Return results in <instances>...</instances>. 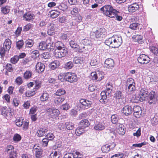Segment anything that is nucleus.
Masks as SVG:
<instances>
[{"mask_svg":"<svg viewBox=\"0 0 158 158\" xmlns=\"http://www.w3.org/2000/svg\"><path fill=\"white\" fill-rule=\"evenodd\" d=\"M146 144V142H144L141 143H137V144H134L132 145L133 146L135 147L140 148L143 146L144 145Z\"/></svg>","mask_w":158,"mask_h":158,"instance_id":"nucleus-61","label":"nucleus"},{"mask_svg":"<svg viewBox=\"0 0 158 158\" xmlns=\"http://www.w3.org/2000/svg\"><path fill=\"white\" fill-rule=\"evenodd\" d=\"M21 139V137L20 135L18 134H15L13 138L14 141L17 142L20 141Z\"/></svg>","mask_w":158,"mask_h":158,"instance_id":"nucleus-51","label":"nucleus"},{"mask_svg":"<svg viewBox=\"0 0 158 158\" xmlns=\"http://www.w3.org/2000/svg\"><path fill=\"white\" fill-rule=\"evenodd\" d=\"M139 8L138 4L136 3H133L128 6V10L130 12L133 13L138 10Z\"/></svg>","mask_w":158,"mask_h":158,"instance_id":"nucleus-18","label":"nucleus"},{"mask_svg":"<svg viewBox=\"0 0 158 158\" xmlns=\"http://www.w3.org/2000/svg\"><path fill=\"white\" fill-rule=\"evenodd\" d=\"M59 153L60 152H59L54 151L51 153L50 157L51 158L53 157V158H54L55 157L59 158L60 157L59 156Z\"/></svg>","mask_w":158,"mask_h":158,"instance_id":"nucleus-47","label":"nucleus"},{"mask_svg":"<svg viewBox=\"0 0 158 158\" xmlns=\"http://www.w3.org/2000/svg\"><path fill=\"white\" fill-rule=\"evenodd\" d=\"M134 115L136 118H139L141 116L142 110L141 108L139 106H134L133 108Z\"/></svg>","mask_w":158,"mask_h":158,"instance_id":"nucleus-13","label":"nucleus"},{"mask_svg":"<svg viewBox=\"0 0 158 158\" xmlns=\"http://www.w3.org/2000/svg\"><path fill=\"white\" fill-rule=\"evenodd\" d=\"M55 46L56 48V49H59L65 48L64 45V44L60 41L56 42L55 43Z\"/></svg>","mask_w":158,"mask_h":158,"instance_id":"nucleus-37","label":"nucleus"},{"mask_svg":"<svg viewBox=\"0 0 158 158\" xmlns=\"http://www.w3.org/2000/svg\"><path fill=\"white\" fill-rule=\"evenodd\" d=\"M11 40L8 38L6 39L4 43L3 46L8 51L11 48Z\"/></svg>","mask_w":158,"mask_h":158,"instance_id":"nucleus-29","label":"nucleus"},{"mask_svg":"<svg viewBox=\"0 0 158 158\" xmlns=\"http://www.w3.org/2000/svg\"><path fill=\"white\" fill-rule=\"evenodd\" d=\"M60 63L59 61L55 60L51 63L50 64V66L52 69L53 70L58 67L60 66Z\"/></svg>","mask_w":158,"mask_h":158,"instance_id":"nucleus-32","label":"nucleus"},{"mask_svg":"<svg viewBox=\"0 0 158 158\" xmlns=\"http://www.w3.org/2000/svg\"><path fill=\"white\" fill-rule=\"evenodd\" d=\"M19 60V57L17 56H15L10 59L11 62L13 64H16Z\"/></svg>","mask_w":158,"mask_h":158,"instance_id":"nucleus-50","label":"nucleus"},{"mask_svg":"<svg viewBox=\"0 0 158 158\" xmlns=\"http://www.w3.org/2000/svg\"><path fill=\"white\" fill-rule=\"evenodd\" d=\"M73 66V62L71 61H69L65 65V68L68 69H71Z\"/></svg>","mask_w":158,"mask_h":158,"instance_id":"nucleus-58","label":"nucleus"},{"mask_svg":"<svg viewBox=\"0 0 158 158\" xmlns=\"http://www.w3.org/2000/svg\"><path fill=\"white\" fill-rule=\"evenodd\" d=\"M48 131L45 128H40L37 131L36 134L38 136L41 137L46 135V133Z\"/></svg>","mask_w":158,"mask_h":158,"instance_id":"nucleus-25","label":"nucleus"},{"mask_svg":"<svg viewBox=\"0 0 158 158\" xmlns=\"http://www.w3.org/2000/svg\"><path fill=\"white\" fill-rule=\"evenodd\" d=\"M48 45H47L45 42L42 41L39 44L38 48L41 50H45L47 48H48Z\"/></svg>","mask_w":158,"mask_h":158,"instance_id":"nucleus-30","label":"nucleus"},{"mask_svg":"<svg viewBox=\"0 0 158 158\" xmlns=\"http://www.w3.org/2000/svg\"><path fill=\"white\" fill-rule=\"evenodd\" d=\"M31 76V73L29 71H27L24 73V77L26 79H28Z\"/></svg>","mask_w":158,"mask_h":158,"instance_id":"nucleus-54","label":"nucleus"},{"mask_svg":"<svg viewBox=\"0 0 158 158\" xmlns=\"http://www.w3.org/2000/svg\"><path fill=\"white\" fill-rule=\"evenodd\" d=\"M67 53V51L65 48L55 49V56L56 57L61 58L65 56Z\"/></svg>","mask_w":158,"mask_h":158,"instance_id":"nucleus-8","label":"nucleus"},{"mask_svg":"<svg viewBox=\"0 0 158 158\" xmlns=\"http://www.w3.org/2000/svg\"><path fill=\"white\" fill-rule=\"evenodd\" d=\"M49 97L48 94L47 92L43 93L41 95L40 99L42 102H45L48 100Z\"/></svg>","mask_w":158,"mask_h":158,"instance_id":"nucleus-33","label":"nucleus"},{"mask_svg":"<svg viewBox=\"0 0 158 158\" xmlns=\"http://www.w3.org/2000/svg\"><path fill=\"white\" fill-rule=\"evenodd\" d=\"M148 94V91L143 89H141L138 94L136 95L135 98L138 101H142L147 98Z\"/></svg>","mask_w":158,"mask_h":158,"instance_id":"nucleus-5","label":"nucleus"},{"mask_svg":"<svg viewBox=\"0 0 158 158\" xmlns=\"http://www.w3.org/2000/svg\"><path fill=\"white\" fill-rule=\"evenodd\" d=\"M115 146L116 144L114 142L106 144L102 147L101 148L102 151L103 152H108L110 150L113 149Z\"/></svg>","mask_w":158,"mask_h":158,"instance_id":"nucleus-11","label":"nucleus"},{"mask_svg":"<svg viewBox=\"0 0 158 158\" xmlns=\"http://www.w3.org/2000/svg\"><path fill=\"white\" fill-rule=\"evenodd\" d=\"M123 42L122 36L120 35H114L112 36L106 40L105 43L112 48H117Z\"/></svg>","mask_w":158,"mask_h":158,"instance_id":"nucleus-1","label":"nucleus"},{"mask_svg":"<svg viewBox=\"0 0 158 158\" xmlns=\"http://www.w3.org/2000/svg\"><path fill=\"white\" fill-rule=\"evenodd\" d=\"M39 52L36 50L33 51L31 53V55L33 57L35 58L39 56Z\"/></svg>","mask_w":158,"mask_h":158,"instance_id":"nucleus-62","label":"nucleus"},{"mask_svg":"<svg viewBox=\"0 0 158 158\" xmlns=\"http://www.w3.org/2000/svg\"><path fill=\"white\" fill-rule=\"evenodd\" d=\"M10 10V7L8 6H4L1 7V13L4 15L7 14Z\"/></svg>","mask_w":158,"mask_h":158,"instance_id":"nucleus-27","label":"nucleus"},{"mask_svg":"<svg viewBox=\"0 0 158 158\" xmlns=\"http://www.w3.org/2000/svg\"><path fill=\"white\" fill-rule=\"evenodd\" d=\"M137 60L138 62L141 64H147L150 61L149 57L143 54H140L138 57Z\"/></svg>","mask_w":158,"mask_h":158,"instance_id":"nucleus-9","label":"nucleus"},{"mask_svg":"<svg viewBox=\"0 0 158 158\" xmlns=\"http://www.w3.org/2000/svg\"><path fill=\"white\" fill-rule=\"evenodd\" d=\"M69 105L67 103L63 104L60 106L61 109L63 110H67L69 109Z\"/></svg>","mask_w":158,"mask_h":158,"instance_id":"nucleus-59","label":"nucleus"},{"mask_svg":"<svg viewBox=\"0 0 158 158\" xmlns=\"http://www.w3.org/2000/svg\"><path fill=\"white\" fill-rule=\"evenodd\" d=\"M24 42L23 40H20L17 41L16 43L17 48L18 49H20L23 47Z\"/></svg>","mask_w":158,"mask_h":158,"instance_id":"nucleus-45","label":"nucleus"},{"mask_svg":"<svg viewBox=\"0 0 158 158\" xmlns=\"http://www.w3.org/2000/svg\"><path fill=\"white\" fill-rule=\"evenodd\" d=\"M25 43L26 48H31L33 46L34 42L32 40L29 39L26 40Z\"/></svg>","mask_w":158,"mask_h":158,"instance_id":"nucleus-42","label":"nucleus"},{"mask_svg":"<svg viewBox=\"0 0 158 158\" xmlns=\"http://www.w3.org/2000/svg\"><path fill=\"white\" fill-rule=\"evenodd\" d=\"M105 123L104 122H98L95 124L94 129L96 131H100L105 128Z\"/></svg>","mask_w":158,"mask_h":158,"instance_id":"nucleus-21","label":"nucleus"},{"mask_svg":"<svg viewBox=\"0 0 158 158\" xmlns=\"http://www.w3.org/2000/svg\"><path fill=\"white\" fill-rule=\"evenodd\" d=\"M14 148L13 146L11 145H8L5 148V152L10 153L9 158H15L17 157L16 153L14 152H12V150Z\"/></svg>","mask_w":158,"mask_h":158,"instance_id":"nucleus-14","label":"nucleus"},{"mask_svg":"<svg viewBox=\"0 0 158 158\" xmlns=\"http://www.w3.org/2000/svg\"><path fill=\"white\" fill-rule=\"evenodd\" d=\"M135 85H132L127 86L126 91L128 94H130L133 93L135 89Z\"/></svg>","mask_w":158,"mask_h":158,"instance_id":"nucleus-26","label":"nucleus"},{"mask_svg":"<svg viewBox=\"0 0 158 158\" xmlns=\"http://www.w3.org/2000/svg\"><path fill=\"white\" fill-rule=\"evenodd\" d=\"M101 98L100 100V102H101L106 103L107 102L106 100V90L103 91L101 93Z\"/></svg>","mask_w":158,"mask_h":158,"instance_id":"nucleus-31","label":"nucleus"},{"mask_svg":"<svg viewBox=\"0 0 158 158\" xmlns=\"http://www.w3.org/2000/svg\"><path fill=\"white\" fill-rule=\"evenodd\" d=\"M64 78L66 81L71 83L76 82L78 80L76 74L71 72L64 73Z\"/></svg>","mask_w":158,"mask_h":158,"instance_id":"nucleus-4","label":"nucleus"},{"mask_svg":"<svg viewBox=\"0 0 158 158\" xmlns=\"http://www.w3.org/2000/svg\"><path fill=\"white\" fill-rule=\"evenodd\" d=\"M80 124L83 128H84L88 127L89 125V122L87 119H84L81 120L80 123Z\"/></svg>","mask_w":158,"mask_h":158,"instance_id":"nucleus-40","label":"nucleus"},{"mask_svg":"<svg viewBox=\"0 0 158 158\" xmlns=\"http://www.w3.org/2000/svg\"><path fill=\"white\" fill-rule=\"evenodd\" d=\"M111 121L113 124H116L118 122V117L116 114H113L112 115L111 118Z\"/></svg>","mask_w":158,"mask_h":158,"instance_id":"nucleus-49","label":"nucleus"},{"mask_svg":"<svg viewBox=\"0 0 158 158\" xmlns=\"http://www.w3.org/2000/svg\"><path fill=\"white\" fill-rule=\"evenodd\" d=\"M106 35V32L105 29L101 28L98 29L94 32V35L97 38H103Z\"/></svg>","mask_w":158,"mask_h":158,"instance_id":"nucleus-12","label":"nucleus"},{"mask_svg":"<svg viewBox=\"0 0 158 158\" xmlns=\"http://www.w3.org/2000/svg\"><path fill=\"white\" fill-rule=\"evenodd\" d=\"M54 25L50 23V25L48 27V35H52L54 34Z\"/></svg>","mask_w":158,"mask_h":158,"instance_id":"nucleus-28","label":"nucleus"},{"mask_svg":"<svg viewBox=\"0 0 158 158\" xmlns=\"http://www.w3.org/2000/svg\"><path fill=\"white\" fill-rule=\"evenodd\" d=\"M125 85L127 86L132 85H135V84L134 80L132 78H130L127 79L125 81Z\"/></svg>","mask_w":158,"mask_h":158,"instance_id":"nucleus-38","label":"nucleus"},{"mask_svg":"<svg viewBox=\"0 0 158 158\" xmlns=\"http://www.w3.org/2000/svg\"><path fill=\"white\" fill-rule=\"evenodd\" d=\"M35 67L36 70L38 72L41 73L44 71L45 66L44 64L39 62L36 64Z\"/></svg>","mask_w":158,"mask_h":158,"instance_id":"nucleus-24","label":"nucleus"},{"mask_svg":"<svg viewBox=\"0 0 158 158\" xmlns=\"http://www.w3.org/2000/svg\"><path fill=\"white\" fill-rule=\"evenodd\" d=\"M80 102L81 104L80 107L83 109H87L91 106L92 102L88 100L81 99L80 100Z\"/></svg>","mask_w":158,"mask_h":158,"instance_id":"nucleus-7","label":"nucleus"},{"mask_svg":"<svg viewBox=\"0 0 158 158\" xmlns=\"http://www.w3.org/2000/svg\"><path fill=\"white\" fill-rule=\"evenodd\" d=\"M35 17V16L34 14L30 12L25 13L23 16V19L28 22L33 20L34 19Z\"/></svg>","mask_w":158,"mask_h":158,"instance_id":"nucleus-19","label":"nucleus"},{"mask_svg":"<svg viewBox=\"0 0 158 158\" xmlns=\"http://www.w3.org/2000/svg\"><path fill=\"white\" fill-rule=\"evenodd\" d=\"M114 61L113 60L110 58H108L105 61V67L108 68H111L114 66Z\"/></svg>","mask_w":158,"mask_h":158,"instance_id":"nucleus-23","label":"nucleus"},{"mask_svg":"<svg viewBox=\"0 0 158 158\" xmlns=\"http://www.w3.org/2000/svg\"><path fill=\"white\" fill-rule=\"evenodd\" d=\"M100 10L106 16L113 18L116 15L118 11L110 5H105L100 8Z\"/></svg>","mask_w":158,"mask_h":158,"instance_id":"nucleus-2","label":"nucleus"},{"mask_svg":"<svg viewBox=\"0 0 158 158\" xmlns=\"http://www.w3.org/2000/svg\"><path fill=\"white\" fill-rule=\"evenodd\" d=\"M133 112V108L131 106L126 105L123 107L122 112L126 115H129L131 114Z\"/></svg>","mask_w":158,"mask_h":158,"instance_id":"nucleus-15","label":"nucleus"},{"mask_svg":"<svg viewBox=\"0 0 158 158\" xmlns=\"http://www.w3.org/2000/svg\"><path fill=\"white\" fill-rule=\"evenodd\" d=\"M24 120L22 118H17L15 122L16 125L19 127H21L23 124Z\"/></svg>","mask_w":158,"mask_h":158,"instance_id":"nucleus-41","label":"nucleus"},{"mask_svg":"<svg viewBox=\"0 0 158 158\" xmlns=\"http://www.w3.org/2000/svg\"><path fill=\"white\" fill-rule=\"evenodd\" d=\"M32 27V24L29 23L27 24L26 26L23 27V31H28Z\"/></svg>","mask_w":158,"mask_h":158,"instance_id":"nucleus-60","label":"nucleus"},{"mask_svg":"<svg viewBox=\"0 0 158 158\" xmlns=\"http://www.w3.org/2000/svg\"><path fill=\"white\" fill-rule=\"evenodd\" d=\"M150 82H154L158 81V76H152L149 77Z\"/></svg>","mask_w":158,"mask_h":158,"instance_id":"nucleus-57","label":"nucleus"},{"mask_svg":"<svg viewBox=\"0 0 158 158\" xmlns=\"http://www.w3.org/2000/svg\"><path fill=\"white\" fill-rule=\"evenodd\" d=\"M71 156H72L73 158H82L83 157L82 154L79 152H76L74 153H70L66 154L64 158H71Z\"/></svg>","mask_w":158,"mask_h":158,"instance_id":"nucleus-16","label":"nucleus"},{"mask_svg":"<svg viewBox=\"0 0 158 158\" xmlns=\"http://www.w3.org/2000/svg\"><path fill=\"white\" fill-rule=\"evenodd\" d=\"M147 99L149 104H155L157 100V96L155 92L151 91L148 94Z\"/></svg>","mask_w":158,"mask_h":158,"instance_id":"nucleus-6","label":"nucleus"},{"mask_svg":"<svg viewBox=\"0 0 158 158\" xmlns=\"http://www.w3.org/2000/svg\"><path fill=\"white\" fill-rule=\"evenodd\" d=\"M115 97L117 100H118L119 103L121 104L124 103L123 99H124V96L122 92L120 91H117L115 93Z\"/></svg>","mask_w":158,"mask_h":158,"instance_id":"nucleus-20","label":"nucleus"},{"mask_svg":"<svg viewBox=\"0 0 158 158\" xmlns=\"http://www.w3.org/2000/svg\"><path fill=\"white\" fill-rule=\"evenodd\" d=\"M79 11V10L78 8L74 7L73 8L71 11V14L72 15L75 16L78 14Z\"/></svg>","mask_w":158,"mask_h":158,"instance_id":"nucleus-46","label":"nucleus"},{"mask_svg":"<svg viewBox=\"0 0 158 158\" xmlns=\"http://www.w3.org/2000/svg\"><path fill=\"white\" fill-rule=\"evenodd\" d=\"M132 38L133 40L139 44H142L143 43V36L141 35H133Z\"/></svg>","mask_w":158,"mask_h":158,"instance_id":"nucleus-22","label":"nucleus"},{"mask_svg":"<svg viewBox=\"0 0 158 158\" xmlns=\"http://www.w3.org/2000/svg\"><path fill=\"white\" fill-rule=\"evenodd\" d=\"M33 152H38L41 151V148L40 146L38 145V144L35 145L33 147Z\"/></svg>","mask_w":158,"mask_h":158,"instance_id":"nucleus-53","label":"nucleus"},{"mask_svg":"<svg viewBox=\"0 0 158 158\" xmlns=\"http://www.w3.org/2000/svg\"><path fill=\"white\" fill-rule=\"evenodd\" d=\"M150 51L154 54H156L158 52V49L155 47L152 46L150 47Z\"/></svg>","mask_w":158,"mask_h":158,"instance_id":"nucleus-64","label":"nucleus"},{"mask_svg":"<svg viewBox=\"0 0 158 158\" xmlns=\"http://www.w3.org/2000/svg\"><path fill=\"white\" fill-rule=\"evenodd\" d=\"M6 68L8 71L10 72H12L13 71V69L12 65L10 64H7L6 66Z\"/></svg>","mask_w":158,"mask_h":158,"instance_id":"nucleus-63","label":"nucleus"},{"mask_svg":"<svg viewBox=\"0 0 158 158\" xmlns=\"http://www.w3.org/2000/svg\"><path fill=\"white\" fill-rule=\"evenodd\" d=\"M118 132L119 134L123 135L125 133V130L124 129V127L122 124H118Z\"/></svg>","mask_w":158,"mask_h":158,"instance_id":"nucleus-34","label":"nucleus"},{"mask_svg":"<svg viewBox=\"0 0 158 158\" xmlns=\"http://www.w3.org/2000/svg\"><path fill=\"white\" fill-rule=\"evenodd\" d=\"M65 91L63 89H58L56 92V94L57 96H60L64 94Z\"/></svg>","mask_w":158,"mask_h":158,"instance_id":"nucleus-48","label":"nucleus"},{"mask_svg":"<svg viewBox=\"0 0 158 158\" xmlns=\"http://www.w3.org/2000/svg\"><path fill=\"white\" fill-rule=\"evenodd\" d=\"M85 132L84 128L79 127L76 129L75 133L77 136H80Z\"/></svg>","mask_w":158,"mask_h":158,"instance_id":"nucleus-35","label":"nucleus"},{"mask_svg":"<svg viewBox=\"0 0 158 158\" xmlns=\"http://www.w3.org/2000/svg\"><path fill=\"white\" fill-rule=\"evenodd\" d=\"M73 61L75 64H81L83 62V60L81 58L75 57Z\"/></svg>","mask_w":158,"mask_h":158,"instance_id":"nucleus-52","label":"nucleus"},{"mask_svg":"<svg viewBox=\"0 0 158 158\" xmlns=\"http://www.w3.org/2000/svg\"><path fill=\"white\" fill-rule=\"evenodd\" d=\"M66 129L69 130H72L74 128V124L69 122H66L65 124Z\"/></svg>","mask_w":158,"mask_h":158,"instance_id":"nucleus-44","label":"nucleus"},{"mask_svg":"<svg viewBox=\"0 0 158 158\" xmlns=\"http://www.w3.org/2000/svg\"><path fill=\"white\" fill-rule=\"evenodd\" d=\"M65 100L64 97L58 96L54 98L53 103L54 106H58L60 105Z\"/></svg>","mask_w":158,"mask_h":158,"instance_id":"nucleus-17","label":"nucleus"},{"mask_svg":"<svg viewBox=\"0 0 158 158\" xmlns=\"http://www.w3.org/2000/svg\"><path fill=\"white\" fill-rule=\"evenodd\" d=\"M0 110L2 115L5 117L7 116L9 111L7 107L6 106L1 107L0 108Z\"/></svg>","mask_w":158,"mask_h":158,"instance_id":"nucleus-36","label":"nucleus"},{"mask_svg":"<svg viewBox=\"0 0 158 158\" xmlns=\"http://www.w3.org/2000/svg\"><path fill=\"white\" fill-rule=\"evenodd\" d=\"M66 24V25L69 27H71L75 24L74 22V20L72 19H70Z\"/></svg>","mask_w":158,"mask_h":158,"instance_id":"nucleus-56","label":"nucleus"},{"mask_svg":"<svg viewBox=\"0 0 158 158\" xmlns=\"http://www.w3.org/2000/svg\"><path fill=\"white\" fill-rule=\"evenodd\" d=\"M58 128L60 130L63 131L65 129V124L62 123H58L57 124Z\"/></svg>","mask_w":158,"mask_h":158,"instance_id":"nucleus-55","label":"nucleus"},{"mask_svg":"<svg viewBox=\"0 0 158 158\" xmlns=\"http://www.w3.org/2000/svg\"><path fill=\"white\" fill-rule=\"evenodd\" d=\"M104 73L102 71L98 70L91 73V78L93 80L101 81L104 77Z\"/></svg>","mask_w":158,"mask_h":158,"instance_id":"nucleus-3","label":"nucleus"},{"mask_svg":"<svg viewBox=\"0 0 158 158\" xmlns=\"http://www.w3.org/2000/svg\"><path fill=\"white\" fill-rule=\"evenodd\" d=\"M46 110L47 113H49V114L52 118H55L58 117L60 114L59 110L54 108L47 109Z\"/></svg>","mask_w":158,"mask_h":158,"instance_id":"nucleus-10","label":"nucleus"},{"mask_svg":"<svg viewBox=\"0 0 158 158\" xmlns=\"http://www.w3.org/2000/svg\"><path fill=\"white\" fill-rule=\"evenodd\" d=\"M69 44L71 47L73 48H77L79 47L75 40L74 39L70 41Z\"/></svg>","mask_w":158,"mask_h":158,"instance_id":"nucleus-39","label":"nucleus"},{"mask_svg":"<svg viewBox=\"0 0 158 158\" xmlns=\"http://www.w3.org/2000/svg\"><path fill=\"white\" fill-rule=\"evenodd\" d=\"M60 13L57 10L52 11L50 12L51 16L52 18H55L58 17Z\"/></svg>","mask_w":158,"mask_h":158,"instance_id":"nucleus-43","label":"nucleus"}]
</instances>
